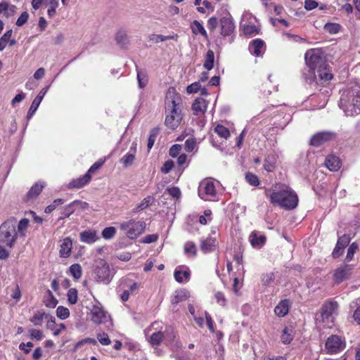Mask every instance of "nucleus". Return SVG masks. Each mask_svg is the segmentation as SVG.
I'll return each instance as SVG.
<instances>
[{
	"mask_svg": "<svg viewBox=\"0 0 360 360\" xmlns=\"http://www.w3.org/2000/svg\"><path fill=\"white\" fill-rule=\"evenodd\" d=\"M305 63L309 68L310 77H305L307 82L315 85H319V83L325 86L333 78L331 71L326 63V58L323 52L317 49L308 50L304 55Z\"/></svg>",
	"mask_w": 360,
	"mask_h": 360,
	"instance_id": "nucleus-1",
	"label": "nucleus"
},
{
	"mask_svg": "<svg viewBox=\"0 0 360 360\" xmlns=\"http://www.w3.org/2000/svg\"><path fill=\"white\" fill-rule=\"evenodd\" d=\"M265 194L271 203L285 210L295 209L298 205V196L288 185L281 181L275 182L269 188H265Z\"/></svg>",
	"mask_w": 360,
	"mask_h": 360,
	"instance_id": "nucleus-2",
	"label": "nucleus"
},
{
	"mask_svg": "<svg viewBox=\"0 0 360 360\" xmlns=\"http://www.w3.org/2000/svg\"><path fill=\"white\" fill-rule=\"evenodd\" d=\"M16 226L17 221L15 218H11L4 221L0 226V243L12 248L18 238Z\"/></svg>",
	"mask_w": 360,
	"mask_h": 360,
	"instance_id": "nucleus-3",
	"label": "nucleus"
},
{
	"mask_svg": "<svg viewBox=\"0 0 360 360\" xmlns=\"http://www.w3.org/2000/svg\"><path fill=\"white\" fill-rule=\"evenodd\" d=\"M339 105L347 116L360 113V87L352 90L347 99L342 97Z\"/></svg>",
	"mask_w": 360,
	"mask_h": 360,
	"instance_id": "nucleus-4",
	"label": "nucleus"
},
{
	"mask_svg": "<svg viewBox=\"0 0 360 360\" xmlns=\"http://www.w3.org/2000/svg\"><path fill=\"white\" fill-rule=\"evenodd\" d=\"M183 103L181 95L174 87H169L165 98V113L172 115H182Z\"/></svg>",
	"mask_w": 360,
	"mask_h": 360,
	"instance_id": "nucleus-5",
	"label": "nucleus"
},
{
	"mask_svg": "<svg viewBox=\"0 0 360 360\" xmlns=\"http://www.w3.org/2000/svg\"><path fill=\"white\" fill-rule=\"evenodd\" d=\"M94 275L97 282L105 285L108 284L112 278L109 265L103 259H97L95 260Z\"/></svg>",
	"mask_w": 360,
	"mask_h": 360,
	"instance_id": "nucleus-6",
	"label": "nucleus"
},
{
	"mask_svg": "<svg viewBox=\"0 0 360 360\" xmlns=\"http://www.w3.org/2000/svg\"><path fill=\"white\" fill-rule=\"evenodd\" d=\"M146 224L143 221L130 219L120 224V230L130 239H135L140 236L145 229Z\"/></svg>",
	"mask_w": 360,
	"mask_h": 360,
	"instance_id": "nucleus-7",
	"label": "nucleus"
},
{
	"mask_svg": "<svg viewBox=\"0 0 360 360\" xmlns=\"http://www.w3.org/2000/svg\"><path fill=\"white\" fill-rule=\"evenodd\" d=\"M162 329V323L155 321L145 330V335L152 346H158L162 342L165 337Z\"/></svg>",
	"mask_w": 360,
	"mask_h": 360,
	"instance_id": "nucleus-8",
	"label": "nucleus"
},
{
	"mask_svg": "<svg viewBox=\"0 0 360 360\" xmlns=\"http://www.w3.org/2000/svg\"><path fill=\"white\" fill-rule=\"evenodd\" d=\"M338 304L335 301L326 302L321 308V318L326 326L330 328L337 314Z\"/></svg>",
	"mask_w": 360,
	"mask_h": 360,
	"instance_id": "nucleus-9",
	"label": "nucleus"
},
{
	"mask_svg": "<svg viewBox=\"0 0 360 360\" xmlns=\"http://www.w3.org/2000/svg\"><path fill=\"white\" fill-rule=\"evenodd\" d=\"M345 347V341L342 337L333 335L328 338L325 349L330 354H337L342 351Z\"/></svg>",
	"mask_w": 360,
	"mask_h": 360,
	"instance_id": "nucleus-10",
	"label": "nucleus"
},
{
	"mask_svg": "<svg viewBox=\"0 0 360 360\" xmlns=\"http://www.w3.org/2000/svg\"><path fill=\"white\" fill-rule=\"evenodd\" d=\"M217 191L213 181H200L198 186V195L205 200H212Z\"/></svg>",
	"mask_w": 360,
	"mask_h": 360,
	"instance_id": "nucleus-11",
	"label": "nucleus"
},
{
	"mask_svg": "<svg viewBox=\"0 0 360 360\" xmlns=\"http://www.w3.org/2000/svg\"><path fill=\"white\" fill-rule=\"evenodd\" d=\"M335 134L332 131H324L315 134L310 139L309 143L314 146H320L322 144L333 139Z\"/></svg>",
	"mask_w": 360,
	"mask_h": 360,
	"instance_id": "nucleus-12",
	"label": "nucleus"
},
{
	"mask_svg": "<svg viewBox=\"0 0 360 360\" xmlns=\"http://www.w3.org/2000/svg\"><path fill=\"white\" fill-rule=\"evenodd\" d=\"M220 26H221V34L226 37L231 36V39L230 42L231 43L233 41V34L235 30V25L233 23V19L231 17H224L220 20Z\"/></svg>",
	"mask_w": 360,
	"mask_h": 360,
	"instance_id": "nucleus-13",
	"label": "nucleus"
},
{
	"mask_svg": "<svg viewBox=\"0 0 360 360\" xmlns=\"http://www.w3.org/2000/svg\"><path fill=\"white\" fill-rule=\"evenodd\" d=\"M353 265L345 264L337 268L333 274L335 282L340 283L348 278L352 274Z\"/></svg>",
	"mask_w": 360,
	"mask_h": 360,
	"instance_id": "nucleus-14",
	"label": "nucleus"
},
{
	"mask_svg": "<svg viewBox=\"0 0 360 360\" xmlns=\"http://www.w3.org/2000/svg\"><path fill=\"white\" fill-rule=\"evenodd\" d=\"M90 315L91 321L96 324L103 323L110 318L107 313L97 305L93 306Z\"/></svg>",
	"mask_w": 360,
	"mask_h": 360,
	"instance_id": "nucleus-15",
	"label": "nucleus"
},
{
	"mask_svg": "<svg viewBox=\"0 0 360 360\" xmlns=\"http://www.w3.org/2000/svg\"><path fill=\"white\" fill-rule=\"evenodd\" d=\"M350 242V237L349 235L344 234L340 236L337 241L336 245L332 252L333 258L340 257L344 252L345 248L349 245Z\"/></svg>",
	"mask_w": 360,
	"mask_h": 360,
	"instance_id": "nucleus-16",
	"label": "nucleus"
},
{
	"mask_svg": "<svg viewBox=\"0 0 360 360\" xmlns=\"http://www.w3.org/2000/svg\"><path fill=\"white\" fill-rule=\"evenodd\" d=\"M49 89V86H47L44 88H43L37 97L33 100L31 106L28 110L27 118V120H30L32 118V117L34 115L37 110L38 109L41 101L43 100L44 96L47 93L48 90Z\"/></svg>",
	"mask_w": 360,
	"mask_h": 360,
	"instance_id": "nucleus-17",
	"label": "nucleus"
},
{
	"mask_svg": "<svg viewBox=\"0 0 360 360\" xmlns=\"http://www.w3.org/2000/svg\"><path fill=\"white\" fill-rule=\"evenodd\" d=\"M174 276L178 283H187L191 276V271L185 266H177L174 271Z\"/></svg>",
	"mask_w": 360,
	"mask_h": 360,
	"instance_id": "nucleus-18",
	"label": "nucleus"
},
{
	"mask_svg": "<svg viewBox=\"0 0 360 360\" xmlns=\"http://www.w3.org/2000/svg\"><path fill=\"white\" fill-rule=\"evenodd\" d=\"M248 49L254 56H260L265 50L264 41L260 39H255L250 43Z\"/></svg>",
	"mask_w": 360,
	"mask_h": 360,
	"instance_id": "nucleus-19",
	"label": "nucleus"
},
{
	"mask_svg": "<svg viewBox=\"0 0 360 360\" xmlns=\"http://www.w3.org/2000/svg\"><path fill=\"white\" fill-rule=\"evenodd\" d=\"M45 184L40 182L35 183L29 190L25 195V201L30 202L36 199L37 197L41 193Z\"/></svg>",
	"mask_w": 360,
	"mask_h": 360,
	"instance_id": "nucleus-20",
	"label": "nucleus"
},
{
	"mask_svg": "<svg viewBox=\"0 0 360 360\" xmlns=\"http://www.w3.org/2000/svg\"><path fill=\"white\" fill-rule=\"evenodd\" d=\"M72 248V241L70 237L60 240L59 254L60 257L67 258L70 255Z\"/></svg>",
	"mask_w": 360,
	"mask_h": 360,
	"instance_id": "nucleus-21",
	"label": "nucleus"
},
{
	"mask_svg": "<svg viewBox=\"0 0 360 360\" xmlns=\"http://www.w3.org/2000/svg\"><path fill=\"white\" fill-rule=\"evenodd\" d=\"M325 165L330 171H338L341 166V161L338 157L329 155L325 160Z\"/></svg>",
	"mask_w": 360,
	"mask_h": 360,
	"instance_id": "nucleus-22",
	"label": "nucleus"
},
{
	"mask_svg": "<svg viewBox=\"0 0 360 360\" xmlns=\"http://www.w3.org/2000/svg\"><path fill=\"white\" fill-rule=\"evenodd\" d=\"M290 304V300L288 299L281 300L274 309L275 314L280 317L285 316L288 313Z\"/></svg>",
	"mask_w": 360,
	"mask_h": 360,
	"instance_id": "nucleus-23",
	"label": "nucleus"
},
{
	"mask_svg": "<svg viewBox=\"0 0 360 360\" xmlns=\"http://www.w3.org/2000/svg\"><path fill=\"white\" fill-rule=\"evenodd\" d=\"M216 247V239L212 236L201 240L200 250L205 253L212 252Z\"/></svg>",
	"mask_w": 360,
	"mask_h": 360,
	"instance_id": "nucleus-24",
	"label": "nucleus"
},
{
	"mask_svg": "<svg viewBox=\"0 0 360 360\" xmlns=\"http://www.w3.org/2000/svg\"><path fill=\"white\" fill-rule=\"evenodd\" d=\"M192 110L193 113L196 115L204 114L207 110V103L205 100L202 98H196L192 105Z\"/></svg>",
	"mask_w": 360,
	"mask_h": 360,
	"instance_id": "nucleus-25",
	"label": "nucleus"
},
{
	"mask_svg": "<svg viewBox=\"0 0 360 360\" xmlns=\"http://www.w3.org/2000/svg\"><path fill=\"white\" fill-rule=\"evenodd\" d=\"M166 114L165 125L172 129H176L181 123L182 115H172L168 113Z\"/></svg>",
	"mask_w": 360,
	"mask_h": 360,
	"instance_id": "nucleus-26",
	"label": "nucleus"
},
{
	"mask_svg": "<svg viewBox=\"0 0 360 360\" xmlns=\"http://www.w3.org/2000/svg\"><path fill=\"white\" fill-rule=\"evenodd\" d=\"M17 11V7L10 4L8 2L3 1L0 3V14L8 18L13 15Z\"/></svg>",
	"mask_w": 360,
	"mask_h": 360,
	"instance_id": "nucleus-27",
	"label": "nucleus"
},
{
	"mask_svg": "<svg viewBox=\"0 0 360 360\" xmlns=\"http://www.w3.org/2000/svg\"><path fill=\"white\" fill-rule=\"evenodd\" d=\"M96 231H84L80 233V240L83 243L91 244L96 242L98 239Z\"/></svg>",
	"mask_w": 360,
	"mask_h": 360,
	"instance_id": "nucleus-28",
	"label": "nucleus"
},
{
	"mask_svg": "<svg viewBox=\"0 0 360 360\" xmlns=\"http://www.w3.org/2000/svg\"><path fill=\"white\" fill-rule=\"evenodd\" d=\"M249 240L253 248H260L264 245L266 237L264 235L257 236L256 233L252 232L249 237Z\"/></svg>",
	"mask_w": 360,
	"mask_h": 360,
	"instance_id": "nucleus-29",
	"label": "nucleus"
},
{
	"mask_svg": "<svg viewBox=\"0 0 360 360\" xmlns=\"http://www.w3.org/2000/svg\"><path fill=\"white\" fill-rule=\"evenodd\" d=\"M155 202V198L153 196L148 195L140 203H139L132 210L131 212L135 214L141 210H144L149 206L153 205Z\"/></svg>",
	"mask_w": 360,
	"mask_h": 360,
	"instance_id": "nucleus-30",
	"label": "nucleus"
},
{
	"mask_svg": "<svg viewBox=\"0 0 360 360\" xmlns=\"http://www.w3.org/2000/svg\"><path fill=\"white\" fill-rule=\"evenodd\" d=\"M189 292L185 289L176 290L172 299V304H177L178 303L186 300L189 297Z\"/></svg>",
	"mask_w": 360,
	"mask_h": 360,
	"instance_id": "nucleus-31",
	"label": "nucleus"
},
{
	"mask_svg": "<svg viewBox=\"0 0 360 360\" xmlns=\"http://www.w3.org/2000/svg\"><path fill=\"white\" fill-rule=\"evenodd\" d=\"M29 220L26 218L22 219L18 223H17L16 229L18 237H25L27 233V230L29 226Z\"/></svg>",
	"mask_w": 360,
	"mask_h": 360,
	"instance_id": "nucleus-32",
	"label": "nucleus"
},
{
	"mask_svg": "<svg viewBox=\"0 0 360 360\" xmlns=\"http://www.w3.org/2000/svg\"><path fill=\"white\" fill-rule=\"evenodd\" d=\"M191 28L194 34H201L205 37H207L206 30L199 21L194 20L191 25Z\"/></svg>",
	"mask_w": 360,
	"mask_h": 360,
	"instance_id": "nucleus-33",
	"label": "nucleus"
},
{
	"mask_svg": "<svg viewBox=\"0 0 360 360\" xmlns=\"http://www.w3.org/2000/svg\"><path fill=\"white\" fill-rule=\"evenodd\" d=\"M103 160H98L89 168L88 172L84 175V176L82 179H78L77 180H90L91 178V174L97 171L103 165Z\"/></svg>",
	"mask_w": 360,
	"mask_h": 360,
	"instance_id": "nucleus-34",
	"label": "nucleus"
},
{
	"mask_svg": "<svg viewBox=\"0 0 360 360\" xmlns=\"http://www.w3.org/2000/svg\"><path fill=\"white\" fill-rule=\"evenodd\" d=\"M276 158L275 155H269L264 160V167L267 172H272L276 167Z\"/></svg>",
	"mask_w": 360,
	"mask_h": 360,
	"instance_id": "nucleus-35",
	"label": "nucleus"
},
{
	"mask_svg": "<svg viewBox=\"0 0 360 360\" xmlns=\"http://www.w3.org/2000/svg\"><path fill=\"white\" fill-rule=\"evenodd\" d=\"M117 44L121 47L127 46L129 43V37L124 30H120L115 36Z\"/></svg>",
	"mask_w": 360,
	"mask_h": 360,
	"instance_id": "nucleus-36",
	"label": "nucleus"
},
{
	"mask_svg": "<svg viewBox=\"0 0 360 360\" xmlns=\"http://www.w3.org/2000/svg\"><path fill=\"white\" fill-rule=\"evenodd\" d=\"M136 72H137V80L139 84V87L140 89L144 88L148 82V75L146 71L142 70H139L136 68Z\"/></svg>",
	"mask_w": 360,
	"mask_h": 360,
	"instance_id": "nucleus-37",
	"label": "nucleus"
},
{
	"mask_svg": "<svg viewBox=\"0 0 360 360\" xmlns=\"http://www.w3.org/2000/svg\"><path fill=\"white\" fill-rule=\"evenodd\" d=\"M214 53L213 51L208 50L206 53L205 57V63L203 64L204 68L207 70H210L214 67Z\"/></svg>",
	"mask_w": 360,
	"mask_h": 360,
	"instance_id": "nucleus-38",
	"label": "nucleus"
},
{
	"mask_svg": "<svg viewBox=\"0 0 360 360\" xmlns=\"http://www.w3.org/2000/svg\"><path fill=\"white\" fill-rule=\"evenodd\" d=\"M184 149L188 153L196 152L198 150L196 139L193 137L188 138L185 141Z\"/></svg>",
	"mask_w": 360,
	"mask_h": 360,
	"instance_id": "nucleus-39",
	"label": "nucleus"
},
{
	"mask_svg": "<svg viewBox=\"0 0 360 360\" xmlns=\"http://www.w3.org/2000/svg\"><path fill=\"white\" fill-rule=\"evenodd\" d=\"M214 131L221 138L227 139L230 136L229 130L221 124H217L214 129Z\"/></svg>",
	"mask_w": 360,
	"mask_h": 360,
	"instance_id": "nucleus-40",
	"label": "nucleus"
},
{
	"mask_svg": "<svg viewBox=\"0 0 360 360\" xmlns=\"http://www.w3.org/2000/svg\"><path fill=\"white\" fill-rule=\"evenodd\" d=\"M46 317V315L44 312L37 311L34 313L33 316L30 319V321L37 326H40L42 325L43 320Z\"/></svg>",
	"mask_w": 360,
	"mask_h": 360,
	"instance_id": "nucleus-41",
	"label": "nucleus"
},
{
	"mask_svg": "<svg viewBox=\"0 0 360 360\" xmlns=\"http://www.w3.org/2000/svg\"><path fill=\"white\" fill-rule=\"evenodd\" d=\"M87 183L88 181H70L64 186L63 190L77 191L84 187Z\"/></svg>",
	"mask_w": 360,
	"mask_h": 360,
	"instance_id": "nucleus-42",
	"label": "nucleus"
},
{
	"mask_svg": "<svg viewBox=\"0 0 360 360\" xmlns=\"http://www.w3.org/2000/svg\"><path fill=\"white\" fill-rule=\"evenodd\" d=\"M45 305L49 308H55L58 304L57 299L53 296L52 292L49 290L44 301Z\"/></svg>",
	"mask_w": 360,
	"mask_h": 360,
	"instance_id": "nucleus-43",
	"label": "nucleus"
},
{
	"mask_svg": "<svg viewBox=\"0 0 360 360\" xmlns=\"http://www.w3.org/2000/svg\"><path fill=\"white\" fill-rule=\"evenodd\" d=\"M359 246L356 243H352L348 248L347 255L345 259V262H351L353 258L355 252L358 250Z\"/></svg>",
	"mask_w": 360,
	"mask_h": 360,
	"instance_id": "nucleus-44",
	"label": "nucleus"
},
{
	"mask_svg": "<svg viewBox=\"0 0 360 360\" xmlns=\"http://www.w3.org/2000/svg\"><path fill=\"white\" fill-rule=\"evenodd\" d=\"M69 271L72 277L78 280L81 278L82 274V267L79 264H74L69 268Z\"/></svg>",
	"mask_w": 360,
	"mask_h": 360,
	"instance_id": "nucleus-45",
	"label": "nucleus"
},
{
	"mask_svg": "<svg viewBox=\"0 0 360 360\" xmlns=\"http://www.w3.org/2000/svg\"><path fill=\"white\" fill-rule=\"evenodd\" d=\"M281 339L283 344H290L293 340L292 331L287 328H284L281 336Z\"/></svg>",
	"mask_w": 360,
	"mask_h": 360,
	"instance_id": "nucleus-46",
	"label": "nucleus"
},
{
	"mask_svg": "<svg viewBox=\"0 0 360 360\" xmlns=\"http://www.w3.org/2000/svg\"><path fill=\"white\" fill-rule=\"evenodd\" d=\"M49 8L47 11V14L49 18H52L56 13V8L58 6V0H48L47 1Z\"/></svg>",
	"mask_w": 360,
	"mask_h": 360,
	"instance_id": "nucleus-47",
	"label": "nucleus"
},
{
	"mask_svg": "<svg viewBox=\"0 0 360 360\" xmlns=\"http://www.w3.org/2000/svg\"><path fill=\"white\" fill-rule=\"evenodd\" d=\"M184 252L188 256H195L196 255V248L193 242H187L184 245Z\"/></svg>",
	"mask_w": 360,
	"mask_h": 360,
	"instance_id": "nucleus-48",
	"label": "nucleus"
},
{
	"mask_svg": "<svg viewBox=\"0 0 360 360\" xmlns=\"http://www.w3.org/2000/svg\"><path fill=\"white\" fill-rule=\"evenodd\" d=\"M158 133L159 130L157 128L150 130L148 140V148L149 150L153 146Z\"/></svg>",
	"mask_w": 360,
	"mask_h": 360,
	"instance_id": "nucleus-49",
	"label": "nucleus"
},
{
	"mask_svg": "<svg viewBox=\"0 0 360 360\" xmlns=\"http://www.w3.org/2000/svg\"><path fill=\"white\" fill-rule=\"evenodd\" d=\"M65 202V200L63 198H57L53 201V202L48 205L45 210L44 212L46 213H51L58 206L63 205Z\"/></svg>",
	"mask_w": 360,
	"mask_h": 360,
	"instance_id": "nucleus-50",
	"label": "nucleus"
},
{
	"mask_svg": "<svg viewBox=\"0 0 360 360\" xmlns=\"http://www.w3.org/2000/svg\"><path fill=\"white\" fill-rule=\"evenodd\" d=\"M135 154L132 153H127L121 160L120 162L124 167L130 166L134 161Z\"/></svg>",
	"mask_w": 360,
	"mask_h": 360,
	"instance_id": "nucleus-51",
	"label": "nucleus"
},
{
	"mask_svg": "<svg viewBox=\"0 0 360 360\" xmlns=\"http://www.w3.org/2000/svg\"><path fill=\"white\" fill-rule=\"evenodd\" d=\"M275 276L274 273L269 272L266 274H264L261 277V282L263 285H270L274 280Z\"/></svg>",
	"mask_w": 360,
	"mask_h": 360,
	"instance_id": "nucleus-52",
	"label": "nucleus"
},
{
	"mask_svg": "<svg viewBox=\"0 0 360 360\" xmlns=\"http://www.w3.org/2000/svg\"><path fill=\"white\" fill-rule=\"evenodd\" d=\"M56 315L59 319L62 320L66 319L70 316L69 309L63 306H59L56 309Z\"/></svg>",
	"mask_w": 360,
	"mask_h": 360,
	"instance_id": "nucleus-53",
	"label": "nucleus"
},
{
	"mask_svg": "<svg viewBox=\"0 0 360 360\" xmlns=\"http://www.w3.org/2000/svg\"><path fill=\"white\" fill-rule=\"evenodd\" d=\"M116 233V229L113 226L105 228L102 231V236L105 239H110L114 237Z\"/></svg>",
	"mask_w": 360,
	"mask_h": 360,
	"instance_id": "nucleus-54",
	"label": "nucleus"
},
{
	"mask_svg": "<svg viewBox=\"0 0 360 360\" xmlns=\"http://www.w3.org/2000/svg\"><path fill=\"white\" fill-rule=\"evenodd\" d=\"M243 32L245 35H255L258 34L257 27L255 25H246L243 27Z\"/></svg>",
	"mask_w": 360,
	"mask_h": 360,
	"instance_id": "nucleus-55",
	"label": "nucleus"
},
{
	"mask_svg": "<svg viewBox=\"0 0 360 360\" xmlns=\"http://www.w3.org/2000/svg\"><path fill=\"white\" fill-rule=\"evenodd\" d=\"M97 339H98V342L102 345L107 346V345H110V343H111V341H110L108 334L105 333H103V332L98 333L97 334Z\"/></svg>",
	"mask_w": 360,
	"mask_h": 360,
	"instance_id": "nucleus-56",
	"label": "nucleus"
},
{
	"mask_svg": "<svg viewBox=\"0 0 360 360\" xmlns=\"http://www.w3.org/2000/svg\"><path fill=\"white\" fill-rule=\"evenodd\" d=\"M68 300L70 304H74L77 302V291L75 288H70L68 291Z\"/></svg>",
	"mask_w": 360,
	"mask_h": 360,
	"instance_id": "nucleus-57",
	"label": "nucleus"
},
{
	"mask_svg": "<svg viewBox=\"0 0 360 360\" xmlns=\"http://www.w3.org/2000/svg\"><path fill=\"white\" fill-rule=\"evenodd\" d=\"M324 29L330 34H336L340 31V26L336 23H327L325 25Z\"/></svg>",
	"mask_w": 360,
	"mask_h": 360,
	"instance_id": "nucleus-58",
	"label": "nucleus"
},
{
	"mask_svg": "<svg viewBox=\"0 0 360 360\" xmlns=\"http://www.w3.org/2000/svg\"><path fill=\"white\" fill-rule=\"evenodd\" d=\"M302 155L304 158L303 162L304 165H309L314 162V158L315 157V154L314 152L308 150Z\"/></svg>",
	"mask_w": 360,
	"mask_h": 360,
	"instance_id": "nucleus-59",
	"label": "nucleus"
},
{
	"mask_svg": "<svg viewBox=\"0 0 360 360\" xmlns=\"http://www.w3.org/2000/svg\"><path fill=\"white\" fill-rule=\"evenodd\" d=\"M28 331L32 340H40L42 339L43 335L41 330L31 328Z\"/></svg>",
	"mask_w": 360,
	"mask_h": 360,
	"instance_id": "nucleus-60",
	"label": "nucleus"
},
{
	"mask_svg": "<svg viewBox=\"0 0 360 360\" xmlns=\"http://www.w3.org/2000/svg\"><path fill=\"white\" fill-rule=\"evenodd\" d=\"M29 14L27 12L24 11L21 13V15L18 17L16 21V25L18 27L22 26L28 20Z\"/></svg>",
	"mask_w": 360,
	"mask_h": 360,
	"instance_id": "nucleus-61",
	"label": "nucleus"
},
{
	"mask_svg": "<svg viewBox=\"0 0 360 360\" xmlns=\"http://www.w3.org/2000/svg\"><path fill=\"white\" fill-rule=\"evenodd\" d=\"M214 297L216 299L217 302L222 306L224 307L226 304V299L224 296V295L221 292H217L214 294Z\"/></svg>",
	"mask_w": 360,
	"mask_h": 360,
	"instance_id": "nucleus-62",
	"label": "nucleus"
},
{
	"mask_svg": "<svg viewBox=\"0 0 360 360\" xmlns=\"http://www.w3.org/2000/svg\"><path fill=\"white\" fill-rule=\"evenodd\" d=\"M181 148L182 147L179 144L173 145L169 149V155L173 158L177 157L179 155Z\"/></svg>",
	"mask_w": 360,
	"mask_h": 360,
	"instance_id": "nucleus-63",
	"label": "nucleus"
},
{
	"mask_svg": "<svg viewBox=\"0 0 360 360\" xmlns=\"http://www.w3.org/2000/svg\"><path fill=\"white\" fill-rule=\"evenodd\" d=\"M26 94L21 91L17 94L11 101V104L12 107H15L18 103H20L25 98Z\"/></svg>",
	"mask_w": 360,
	"mask_h": 360,
	"instance_id": "nucleus-64",
	"label": "nucleus"
}]
</instances>
